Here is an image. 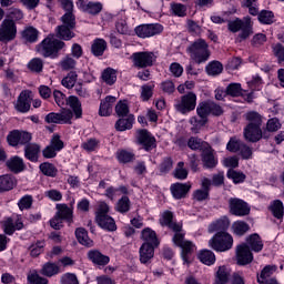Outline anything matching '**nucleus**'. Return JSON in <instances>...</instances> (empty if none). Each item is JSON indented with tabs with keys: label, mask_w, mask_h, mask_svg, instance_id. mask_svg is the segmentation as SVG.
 <instances>
[{
	"label": "nucleus",
	"mask_w": 284,
	"mask_h": 284,
	"mask_svg": "<svg viewBox=\"0 0 284 284\" xmlns=\"http://www.w3.org/2000/svg\"><path fill=\"white\" fill-rule=\"evenodd\" d=\"M245 119L248 121V125L244 129V139L252 143L261 141L263 136V132L261 131V115L256 112H248L245 114Z\"/></svg>",
	"instance_id": "1"
},
{
	"label": "nucleus",
	"mask_w": 284,
	"mask_h": 284,
	"mask_svg": "<svg viewBox=\"0 0 284 284\" xmlns=\"http://www.w3.org/2000/svg\"><path fill=\"white\" fill-rule=\"evenodd\" d=\"M233 245L234 237H232V235L225 231L217 232L209 241V247L215 252H227L229 250H232Z\"/></svg>",
	"instance_id": "2"
},
{
	"label": "nucleus",
	"mask_w": 284,
	"mask_h": 284,
	"mask_svg": "<svg viewBox=\"0 0 284 284\" xmlns=\"http://www.w3.org/2000/svg\"><path fill=\"white\" fill-rule=\"evenodd\" d=\"M64 48L65 42L55 39L54 36H50L38 47V52H40L42 57H51V59H54L59 50H63Z\"/></svg>",
	"instance_id": "3"
},
{
	"label": "nucleus",
	"mask_w": 284,
	"mask_h": 284,
	"mask_svg": "<svg viewBox=\"0 0 284 284\" xmlns=\"http://www.w3.org/2000/svg\"><path fill=\"white\" fill-rule=\"evenodd\" d=\"M212 110V102H201L197 108V116H200V120L196 118H191L190 123L193 125L191 128L192 132L194 134H199L201 132V128L205 126V123H207V115L211 114Z\"/></svg>",
	"instance_id": "4"
},
{
	"label": "nucleus",
	"mask_w": 284,
	"mask_h": 284,
	"mask_svg": "<svg viewBox=\"0 0 284 284\" xmlns=\"http://www.w3.org/2000/svg\"><path fill=\"white\" fill-rule=\"evenodd\" d=\"M110 212V206L105 202H100L95 215V221L102 230H108L109 232H114L116 230V223L114 219L108 215Z\"/></svg>",
	"instance_id": "5"
},
{
	"label": "nucleus",
	"mask_w": 284,
	"mask_h": 284,
	"mask_svg": "<svg viewBox=\"0 0 284 284\" xmlns=\"http://www.w3.org/2000/svg\"><path fill=\"white\" fill-rule=\"evenodd\" d=\"M187 53L191 59L196 63H203L210 59V50L207 49V42L203 39L196 40L187 48Z\"/></svg>",
	"instance_id": "6"
},
{
	"label": "nucleus",
	"mask_w": 284,
	"mask_h": 284,
	"mask_svg": "<svg viewBox=\"0 0 284 284\" xmlns=\"http://www.w3.org/2000/svg\"><path fill=\"white\" fill-rule=\"evenodd\" d=\"M61 19L62 26L57 28V37L63 41H70L71 39H74V32L72 31L74 30V26H77V22L74 21V14L65 13Z\"/></svg>",
	"instance_id": "7"
},
{
	"label": "nucleus",
	"mask_w": 284,
	"mask_h": 284,
	"mask_svg": "<svg viewBox=\"0 0 284 284\" xmlns=\"http://www.w3.org/2000/svg\"><path fill=\"white\" fill-rule=\"evenodd\" d=\"M185 233L183 231L175 233L173 236V243L174 245H178V247H181V256L184 263H190V254H193V252H196V245L192 243L191 241H187L184 239Z\"/></svg>",
	"instance_id": "8"
},
{
	"label": "nucleus",
	"mask_w": 284,
	"mask_h": 284,
	"mask_svg": "<svg viewBox=\"0 0 284 284\" xmlns=\"http://www.w3.org/2000/svg\"><path fill=\"white\" fill-rule=\"evenodd\" d=\"M229 30L231 32H239V39L240 41H245L251 34H252V22L250 21V18H245V22H243L240 19L233 20L229 22Z\"/></svg>",
	"instance_id": "9"
},
{
	"label": "nucleus",
	"mask_w": 284,
	"mask_h": 284,
	"mask_svg": "<svg viewBox=\"0 0 284 284\" xmlns=\"http://www.w3.org/2000/svg\"><path fill=\"white\" fill-rule=\"evenodd\" d=\"M196 109V93L189 92L181 97L175 103V110L181 114H189Z\"/></svg>",
	"instance_id": "10"
},
{
	"label": "nucleus",
	"mask_w": 284,
	"mask_h": 284,
	"mask_svg": "<svg viewBox=\"0 0 284 284\" xmlns=\"http://www.w3.org/2000/svg\"><path fill=\"white\" fill-rule=\"evenodd\" d=\"M17 38V23L13 20L4 19L0 24V41L8 43Z\"/></svg>",
	"instance_id": "11"
},
{
	"label": "nucleus",
	"mask_w": 284,
	"mask_h": 284,
	"mask_svg": "<svg viewBox=\"0 0 284 284\" xmlns=\"http://www.w3.org/2000/svg\"><path fill=\"white\" fill-rule=\"evenodd\" d=\"M135 68H150L156 61V55L152 51L135 52L132 54Z\"/></svg>",
	"instance_id": "12"
},
{
	"label": "nucleus",
	"mask_w": 284,
	"mask_h": 284,
	"mask_svg": "<svg viewBox=\"0 0 284 284\" xmlns=\"http://www.w3.org/2000/svg\"><path fill=\"white\" fill-rule=\"evenodd\" d=\"M235 261L237 265H250L254 261V254L247 244L241 243L236 246Z\"/></svg>",
	"instance_id": "13"
},
{
	"label": "nucleus",
	"mask_w": 284,
	"mask_h": 284,
	"mask_svg": "<svg viewBox=\"0 0 284 284\" xmlns=\"http://www.w3.org/2000/svg\"><path fill=\"white\" fill-rule=\"evenodd\" d=\"M229 207H230L231 214H233L234 216H247L251 210L247 202L239 197H231L229 200Z\"/></svg>",
	"instance_id": "14"
},
{
	"label": "nucleus",
	"mask_w": 284,
	"mask_h": 284,
	"mask_svg": "<svg viewBox=\"0 0 284 284\" xmlns=\"http://www.w3.org/2000/svg\"><path fill=\"white\" fill-rule=\"evenodd\" d=\"M163 32V26L159 23L154 24H141L135 28V33L140 39H148L150 37H155V34H161Z\"/></svg>",
	"instance_id": "15"
},
{
	"label": "nucleus",
	"mask_w": 284,
	"mask_h": 284,
	"mask_svg": "<svg viewBox=\"0 0 284 284\" xmlns=\"http://www.w3.org/2000/svg\"><path fill=\"white\" fill-rule=\"evenodd\" d=\"M47 123H57V124H63V123H71L72 121V112L70 109H63L60 113H49L45 116Z\"/></svg>",
	"instance_id": "16"
},
{
	"label": "nucleus",
	"mask_w": 284,
	"mask_h": 284,
	"mask_svg": "<svg viewBox=\"0 0 284 284\" xmlns=\"http://www.w3.org/2000/svg\"><path fill=\"white\" fill-rule=\"evenodd\" d=\"M32 103V91H22L16 102V110L18 112H29L30 111V105Z\"/></svg>",
	"instance_id": "17"
},
{
	"label": "nucleus",
	"mask_w": 284,
	"mask_h": 284,
	"mask_svg": "<svg viewBox=\"0 0 284 284\" xmlns=\"http://www.w3.org/2000/svg\"><path fill=\"white\" fill-rule=\"evenodd\" d=\"M77 8L82 10V12H88V14H99V12L103 10V4H101V2H85L83 0H78Z\"/></svg>",
	"instance_id": "18"
},
{
	"label": "nucleus",
	"mask_w": 284,
	"mask_h": 284,
	"mask_svg": "<svg viewBox=\"0 0 284 284\" xmlns=\"http://www.w3.org/2000/svg\"><path fill=\"white\" fill-rule=\"evenodd\" d=\"M136 139L140 145L144 148V150H152L154 148V136L148 132V130H139L136 133Z\"/></svg>",
	"instance_id": "19"
},
{
	"label": "nucleus",
	"mask_w": 284,
	"mask_h": 284,
	"mask_svg": "<svg viewBox=\"0 0 284 284\" xmlns=\"http://www.w3.org/2000/svg\"><path fill=\"white\" fill-rule=\"evenodd\" d=\"M154 245L143 243L140 247V263L148 265L154 258Z\"/></svg>",
	"instance_id": "20"
},
{
	"label": "nucleus",
	"mask_w": 284,
	"mask_h": 284,
	"mask_svg": "<svg viewBox=\"0 0 284 284\" xmlns=\"http://www.w3.org/2000/svg\"><path fill=\"white\" fill-rule=\"evenodd\" d=\"M116 103V98L112 95H108L100 103L99 115L100 116H110L112 114V108Z\"/></svg>",
	"instance_id": "21"
},
{
	"label": "nucleus",
	"mask_w": 284,
	"mask_h": 284,
	"mask_svg": "<svg viewBox=\"0 0 284 284\" xmlns=\"http://www.w3.org/2000/svg\"><path fill=\"white\" fill-rule=\"evenodd\" d=\"M160 223L161 225H166L168 227L173 230L175 234H179V232L183 231V225L181 223L172 222V212L170 211H166L162 214Z\"/></svg>",
	"instance_id": "22"
},
{
	"label": "nucleus",
	"mask_w": 284,
	"mask_h": 284,
	"mask_svg": "<svg viewBox=\"0 0 284 284\" xmlns=\"http://www.w3.org/2000/svg\"><path fill=\"white\" fill-rule=\"evenodd\" d=\"M65 104L70 110H72V116H75V119H81V116H83V109L81 108V101H79V98L70 95L67 98Z\"/></svg>",
	"instance_id": "23"
},
{
	"label": "nucleus",
	"mask_w": 284,
	"mask_h": 284,
	"mask_svg": "<svg viewBox=\"0 0 284 284\" xmlns=\"http://www.w3.org/2000/svg\"><path fill=\"white\" fill-rule=\"evenodd\" d=\"M192 185L190 183H175L171 185V193L174 199H183L190 192Z\"/></svg>",
	"instance_id": "24"
},
{
	"label": "nucleus",
	"mask_w": 284,
	"mask_h": 284,
	"mask_svg": "<svg viewBox=\"0 0 284 284\" xmlns=\"http://www.w3.org/2000/svg\"><path fill=\"white\" fill-rule=\"evenodd\" d=\"M6 165L10 172H13L14 174H19V172H23L26 170V163H23V159L19 156H12L7 162Z\"/></svg>",
	"instance_id": "25"
},
{
	"label": "nucleus",
	"mask_w": 284,
	"mask_h": 284,
	"mask_svg": "<svg viewBox=\"0 0 284 284\" xmlns=\"http://www.w3.org/2000/svg\"><path fill=\"white\" fill-rule=\"evenodd\" d=\"M230 227V219L227 216H223L209 225L210 234H214V232H225Z\"/></svg>",
	"instance_id": "26"
},
{
	"label": "nucleus",
	"mask_w": 284,
	"mask_h": 284,
	"mask_svg": "<svg viewBox=\"0 0 284 284\" xmlns=\"http://www.w3.org/2000/svg\"><path fill=\"white\" fill-rule=\"evenodd\" d=\"M245 244H247L251 252L258 253L263 251V240H261V236L256 233L247 236Z\"/></svg>",
	"instance_id": "27"
},
{
	"label": "nucleus",
	"mask_w": 284,
	"mask_h": 284,
	"mask_svg": "<svg viewBox=\"0 0 284 284\" xmlns=\"http://www.w3.org/2000/svg\"><path fill=\"white\" fill-rule=\"evenodd\" d=\"M17 186V179L12 175L0 176V192H10Z\"/></svg>",
	"instance_id": "28"
},
{
	"label": "nucleus",
	"mask_w": 284,
	"mask_h": 284,
	"mask_svg": "<svg viewBox=\"0 0 284 284\" xmlns=\"http://www.w3.org/2000/svg\"><path fill=\"white\" fill-rule=\"evenodd\" d=\"M232 275V270L229 266H220L215 274V281L217 284L230 283V276Z\"/></svg>",
	"instance_id": "29"
},
{
	"label": "nucleus",
	"mask_w": 284,
	"mask_h": 284,
	"mask_svg": "<svg viewBox=\"0 0 284 284\" xmlns=\"http://www.w3.org/2000/svg\"><path fill=\"white\" fill-rule=\"evenodd\" d=\"M202 163L204 168L212 170L215 165H219V160L214 158V153H212V149H205L202 153Z\"/></svg>",
	"instance_id": "30"
},
{
	"label": "nucleus",
	"mask_w": 284,
	"mask_h": 284,
	"mask_svg": "<svg viewBox=\"0 0 284 284\" xmlns=\"http://www.w3.org/2000/svg\"><path fill=\"white\" fill-rule=\"evenodd\" d=\"M4 234L12 235L16 230H23V222L21 220L7 219L3 224Z\"/></svg>",
	"instance_id": "31"
},
{
	"label": "nucleus",
	"mask_w": 284,
	"mask_h": 284,
	"mask_svg": "<svg viewBox=\"0 0 284 284\" xmlns=\"http://www.w3.org/2000/svg\"><path fill=\"white\" fill-rule=\"evenodd\" d=\"M57 213L58 216L62 220V221H68L69 223H72V214L73 211L71 207H69L68 204H57Z\"/></svg>",
	"instance_id": "32"
},
{
	"label": "nucleus",
	"mask_w": 284,
	"mask_h": 284,
	"mask_svg": "<svg viewBox=\"0 0 284 284\" xmlns=\"http://www.w3.org/2000/svg\"><path fill=\"white\" fill-rule=\"evenodd\" d=\"M75 237L81 245H84V247H92V245H94V242L88 236V231L83 227L75 230Z\"/></svg>",
	"instance_id": "33"
},
{
	"label": "nucleus",
	"mask_w": 284,
	"mask_h": 284,
	"mask_svg": "<svg viewBox=\"0 0 284 284\" xmlns=\"http://www.w3.org/2000/svg\"><path fill=\"white\" fill-rule=\"evenodd\" d=\"M89 258L94 263L95 265H108L110 263V257L106 255H103L99 251H90L88 253Z\"/></svg>",
	"instance_id": "34"
},
{
	"label": "nucleus",
	"mask_w": 284,
	"mask_h": 284,
	"mask_svg": "<svg viewBox=\"0 0 284 284\" xmlns=\"http://www.w3.org/2000/svg\"><path fill=\"white\" fill-rule=\"evenodd\" d=\"M199 261L204 265H214L216 263V255L210 250H203L197 255Z\"/></svg>",
	"instance_id": "35"
},
{
	"label": "nucleus",
	"mask_w": 284,
	"mask_h": 284,
	"mask_svg": "<svg viewBox=\"0 0 284 284\" xmlns=\"http://www.w3.org/2000/svg\"><path fill=\"white\" fill-rule=\"evenodd\" d=\"M142 240L149 245L159 246V239L156 237V232L154 230L146 227L142 231Z\"/></svg>",
	"instance_id": "36"
},
{
	"label": "nucleus",
	"mask_w": 284,
	"mask_h": 284,
	"mask_svg": "<svg viewBox=\"0 0 284 284\" xmlns=\"http://www.w3.org/2000/svg\"><path fill=\"white\" fill-rule=\"evenodd\" d=\"M133 123H134V115H128L126 118H122L116 121L115 129L119 132H125V130H132Z\"/></svg>",
	"instance_id": "37"
},
{
	"label": "nucleus",
	"mask_w": 284,
	"mask_h": 284,
	"mask_svg": "<svg viewBox=\"0 0 284 284\" xmlns=\"http://www.w3.org/2000/svg\"><path fill=\"white\" fill-rule=\"evenodd\" d=\"M274 272H276V266L274 265H266L262 272L260 273V275H257V283L260 284H265L266 281H270L272 274H274Z\"/></svg>",
	"instance_id": "38"
},
{
	"label": "nucleus",
	"mask_w": 284,
	"mask_h": 284,
	"mask_svg": "<svg viewBox=\"0 0 284 284\" xmlns=\"http://www.w3.org/2000/svg\"><path fill=\"white\" fill-rule=\"evenodd\" d=\"M39 152H41V148L38 144H30L26 148V158L37 163L39 161Z\"/></svg>",
	"instance_id": "39"
},
{
	"label": "nucleus",
	"mask_w": 284,
	"mask_h": 284,
	"mask_svg": "<svg viewBox=\"0 0 284 284\" xmlns=\"http://www.w3.org/2000/svg\"><path fill=\"white\" fill-rule=\"evenodd\" d=\"M59 272H60L59 265L52 262H48L43 264L41 268V274H43V276H49V277L57 276Z\"/></svg>",
	"instance_id": "40"
},
{
	"label": "nucleus",
	"mask_w": 284,
	"mask_h": 284,
	"mask_svg": "<svg viewBox=\"0 0 284 284\" xmlns=\"http://www.w3.org/2000/svg\"><path fill=\"white\" fill-rule=\"evenodd\" d=\"M108 48V43L103 39H95L92 44V52L95 57H102Z\"/></svg>",
	"instance_id": "41"
},
{
	"label": "nucleus",
	"mask_w": 284,
	"mask_h": 284,
	"mask_svg": "<svg viewBox=\"0 0 284 284\" xmlns=\"http://www.w3.org/2000/svg\"><path fill=\"white\" fill-rule=\"evenodd\" d=\"M29 284H48V278L41 276L37 270H32L27 275Z\"/></svg>",
	"instance_id": "42"
},
{
	"label": "nucleus",
	"mask_w": 284,
	"mask_h": 284,
	"mask_svg": "<svg viewBox=\"0 0 284 284\" xmlns=\"http://www.w3.org/2000/svg\"><path fill=\"white\" fill-rule=\"evenodd\" d=\"M270 210L275 219H281L284 214V206L281 200H275L271 203Z\"/></svg>",
	"instance_id": "43"
},
{
	"label": "nucleus",
	"mask_w": 284,
	"mask_h": 284,
	"mask_svg": "<svg viewBox=\"0 0 284 284\" xmlns=\"http://www.w3.org/2000/svg\"><path fill=\"white\" fill-rule=\"evenodd\" d=\"M232 230L236 234V236H243V234L250 232V224L243 221H236L233 223Z\"/></svg>",
	"instance_id": "44"
},
{
	"label": "nucleus",
	"mask_w": 284,
	"mask_h": 284,
	"mask_svg": "<svg viewBox=\"0 0 284 284\" xmlns=\"http://www.w3.org/2000/svg\"><path fill=\"white\" fill-rule=\"evenodd\" d=\"M22 37L26 41H29V43H34L39 39V31L32 27H28L22 32Z\"/></svg>",
	"instance_id": "45"
},
{
	"label": "nucleus",
	"mask_w": 284,
	"mask_h": 284,
	"mask_svg": "<svg viewBox=\"0 0 284 284\" xmlns=\"http://www.w3.org/2000/svg\"><path fill=\"white\" fill-rule=\"evenodd\" d=\"M130 206H131L130 197L124 195L118 201L115 205V210L121 214H125V212H130Z\"/></svg>",
	"instance_id": "46"
},
{
	"label": "nucleus",
	"mask_w": 284,
	"mask_h": 284,
	"mask_svg": "<svg viewBox=\"0 0 284 284\" xmlns=\"http://www.w3.org/2000/svg\"><path fill=\"white\" fill-rule=\"evenodd\" d=\"M102 80L106 85H114V83H116V71L113 69H105L102 72Z\"/></svg>",
	"instance_id": "47"
},
{
	"label": "nucleus",
	"mask_w": 284,
	"mask_h": 284,
	"mask_svg": "<svg viewBox=\"0 0 284 284\" xmlns=\"http://www.w3.org/2000/svg\"><path fill=\"white\" fill-rule=\"evenodd\" d=\"M206 72L210 77H216L223 72V64L219 61H213L206 65Z\"/></svg>",
	"instance_id": "48"
},
{
	"label": "nucleus",
	"mask_w": 284,
	"mask_h": 284,
	"mask_svg": "<svg viewBox=\"0 0 284 284\" xmlns=\"http://www.w3.org/2000/svg\"><path fill=\"white\" fill-rule=\"evenodd\" d=\"M77 72L71 71L69 72L61 81L63 88H67L68 90L72 89L73 85L77 84Z\"/></svg>",
	"instance_id": "49"
},
{
	"label": "nucleus",
	"mask_w": 284,
	"mask_h": 284,
	"mask_svg": "<svg viewBox=\"0 0 284 284\" xmlns=\"http://www.w3.org/2000/svg\"><path fill=\"white\" fill-rule=\"evenodd\" d=\"M257 19L260 23H263L264 26H271V23L274 21V12L268 10H262L258 13Z\"/></svg>",
	"instance_id": "50"
},
{
	"label": "nucleus",
	"mask_w": 284,
	"mask_h": 284,
	"mask_svg": "<svg viewBox=\"0 0 284 284\" xmlns=\"http://www.w3.org/2000/svg\"><path fill=\"white\" fill-rule=\"evenodd\" d=\"M121 194H128V187L125 186H120L118 189L109 187L105 193L108 199H110L111 201H114V199H116L118 196H121Z\"/></svg>",
	"instance_id": "51"
},
{
	"label": "nucleus",
	"mask_w": 284,
	"mask_h": 284,
	"mask_svg": "<svg viewBox=\"0 0 284 284\" xmlns=\"http://www.w3.org/2000/svg\"><path fill=\"white\" fill-rule=\"evenodd\" d=\"M40 171L42 172V174H44V176H57V168L53 166L52 163L49 162H44L42 164H40Z\"/></svg>",
	"instance_id": "52"
},
{
	"label": "nucleus",
	"mask_w": 284,
	"mask_h": 284,
	"mask_svg": "<svg viewBox=\"0 0 284 284\" xmlns=\"http://www.w3.org/2000/svg\"><path fill=\"white\" fill-rule=\"evenodd\" d=\"M116 159L120 163H130V161L134 160V153L126 150H120L116 152Z\"/></svg>",
	"instance_id": "53"
},
{
	"label": "nucleus",
	"mask_w": 284,
	"mask_h": 284,
	"mask_svg": "<svg viewBox=\"0 0 284 284\" xmlns=\"http://www.w3.org/2000/svg\"><path fill=\"white\" fill-rule=\"evenodd\" d=\"M115 113L118 116H128L130 113V106L128 105V101H119L115 105Z\"/></svg>",
	"instance_id": "54"
},
{
	"label": "nucleus",
	"mask_w": 284,
	"mask_h": 284,
	"mask_svg": "<svg viewBox=\"0 0 284 284\" xmlns=\"http://www.w3.org/2000/svg\"><path fill=\"white\" fill-rule=\"evenodd\" d=\"M227 179H231L233 183H243L245 181V173L231 169L227 171Z\"/></svg>",
	"instance_id": "55"
},
{
	"label": "nucleus",
	"mask_w": 284,
	"mask_h": 284,
	"mask_svg": "<svg viewBox=\"0 0 284 284\" xmlns=\"http://www.w3.org/2000/svg\"><path fill=\"white\" fill-rule=\"evenodd\" d=\"M171 10L175 17H185V14H187V7L182 3H172Z\"/></svg>",
	"instance_id": "56"
},
{
	"label": "nucleus",
	"mask_w": 284,
	"mask_h": 284,
	"mask_svg": "<svg viewBox=\"0 0 284 284\" xmlns=\"http://www.w3.org/2000/svg\"><path fill=\"white\" fill-rule=\"evenodd\" d=\"M4 19L16 23V21H21V19H23V12H21L19 9H10Z\"/></svg>",
	"instance_id": "57"
},
{
	"label": "nucleus",
	"mask_w": 284,
	"mask_h": 284,
	"mask_svg": "<svg viewBox=\"0 0 284 284\" xmlns=\"http://www.w3.org/2000/svg\"><path fill=\"white\" fill-rule=\"evenodd\" d=\"M29 70L31 72H41L43 70V60L39 58H33L29 63H28Z\"/></svg>",
	"instance_id": "58"
},
{
	"label": "nucleus",
	"mask_w": 284,
	"mask_h": 284,
	"mask_svg": "<svg viewBox=\"0 0 284 284\" xmlns=\"http://www.w3.org/2000/svg\"><path fill=\"white\" fill-rule=\"evenodd\" d=\"M184 165L185 163L179 162L174 171L175 179H179L180 181H184V179H187V170H185Z\"/></svg>",
	"instance_id": "59"
},
{
	"label": "nucleus",
	"mask_w": 284,
	"mask_h": 284,
	"mask_svg": "<svg viewBox=\"0 0 284 284\" xmlns=\"http://www.w3.org/2000/svg\"><path fill=\"white\" fill-rule=\"evenodd\" d=\"M242 145L243 142H241V140L236 138H231V140L226 144V150H229V152H240Z\"/></svg>",
	"instance_id": "60"
},
{
	"label": "nucleus",
	"mask_w": 284,
	"mask_h": 284,
	"mask_svg": "<svg viewBox=\"0 0 284 284\" xmlns=\"http://www.w3.org/2000/svg\"><path fill=\"white\" fill-rule=\"evenodd\" d=\"M244 6L245 8H248V12L253 17H256V14H258V0H245Z\"/></svg>",
	"instance_id": "61"
},
{
	"label": "nucleus",
	"mask_w": 284,
	"mask_h": 284,
	"mask_svg": "<svg viewBox=\"0 0 284 284\" xmlns=\"http://www.w3.org/2000/svg\"><path fill=\"white\" fill-rule=\"evenodd\" d=\"M82 148L87 152H94V150H99V140L89 139L84 143H82Z\"/></svg>",
	"instance_id": "62"
},
{
	"label": "nucleus",
	"mask_w": 284,
	"mask_h": 284,
	"mask_svg": "<svg viewBox=\"0 0 284 284\" xmlns=\"http://www.w3.org/2000/svg\"><path fill=\"white\" fill-rule=\"evenodd\" d=\"M187 145L191 150H203L205 142L199 138H190Z\"/></svg>",
	"instance_id": "63"
},
{
	"label": "nucleus",
	"mask_w": 284,
	"mask_h": 284,
	"mask_svg": "<svg viewBox=\"0 0 284 284\" xmlns=\"http://www.w3.org/2000/svg\"><path fill=\"white\" fill-rule=\"evenodd\" d=\"M61 284H79V278L74 273H65L61 277Z\"/></svg>",
	"instance_id": "64"
}]
</instances>
